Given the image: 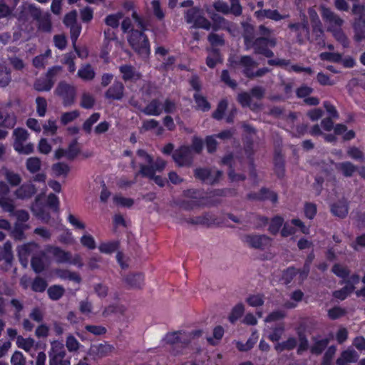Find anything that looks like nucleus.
I'll list each match as a JSON object with an SVG mask.
<instances>
[{"instance_id":"nucleus-50","label":"nucleus","mask_w":365,"mask_h":365,"mask_svg":"<svg viewBox=\"0 0 365 365\" xmlns=\"http://www.w3.org/2000/svg\"><path fill=\"white\" fill-rule=\"evenodd\" d=\"M193 97L198 110L205 112L210 109V104L208 103L205 97L202 96L198 93H195Z\"/></svg>"},{"instance_id":"nucleus-53","label":"nucleus","mask_w":365,"mask_h":365,"mask_svg":"<svg viewBox=\"0 0 365 365\" xmlns=\"http://www.w3.org/2000/svg\"><path fill=\"white\" fill-rule=\"evenodd\" d=\"M354 285H346L339 290L333 292V297L340 300L345 299L354 289Z\"/></svg>"},{"instance_id":"nucleus-44","label":"nucleus","mask_w":365,"mask_h":365,"mask_svg":"<svg viewBox=\"0 0 365 365\" xmlns=\"http://www.w3.org/2000/svg\"><path fill=\"white\" fill-rule=\"evenodd\" d=\"M297 344V339L294 337L289 338L287 341L282 343H277L274 348L276 351L282 352L284 350H292L296 347Z\"/></svg>"},{"instance_id":"nucleus-47","label":"nucleus","mask_w":365,"mask_h":365,"mask_svg":"<svg viewBox=\"0 0 365 365\" xmlns=\"http://www.w3.org/2000/svg\"><path fill=\"white\" fill-rule=\"evenodd\" d=\"M257 336L256 335L255 332H254L252 336L247 339V342L245 344H243L242 342L238 341L236 344L237 348L240 351H247L250 350L255 344L257 342Z\"/></svg>"},{"instance_id":"nucleus-5","label":"nucleus","mask_w":365,"mask_h":365,"mask_svg":"<svg viewBox=\"0 0 365 365\" xmlns=\"http://www.w3.org/2000/svg\"><path fill=\"white\" fill-rule=\"evenodd\" d=\"M288 28L295 34L297 42L302 45L311 41L310 29L307 16L304 14L302 22L289 23Z\"/></svg>"},{"instance_id":"nucleus-7","label":"nucleus","mask_w":365,"mask_h":365,"mask_svg":"<svg viewBox=\"0 0 365 365\" xmlns=\"http://www.w3.org/2000/svg\"><path fill=\"white\" fill-rule=\"evenodd\" d=\"M321 15L327 25V31L342 27L344 24V20L328 7L321 6Z\"/></svg>"},{"instance_id":"nucleus-45","label":"nucleus","mask_w":365,"mask_h":365,"mask_svg":"<svg viewBox=\"0 0 365 365\" xmlns=\"http://www.w3.org/2000/svg\"><path fill=\"white\" fill-rule=\"evenodd\" d=\"M329 32H331L334 37V38L340 43L344 47H348L349 41L348 40L347 36L343 31L341 27L339 29H335L331 31H329Z\"/></svg>"},{"instance_id":"nucleus-61","label":"nucleus","mask_w":365,"mask_h":365,"mask_svg":"<svg viewBox=\"0 0 365 365\" xmlns=\"http://www.w3.org/2000/svg\"><path fill=\"white\" fill-rule=\"evenodd\" d=\"M245 312L244 305L241 303L237 304L235 306L232 310L230 315L229 316V320L230 322H235L239 318L242 317Z\"/></svg>"},{"instance_id":"nucleus-31","label":"nucleus","mask_w":365,"mask_h":365,"mask_svg":"<svg viewBox=\"0 0 365 365\" xmlns=\"http://www.w3.org/2000/svg\"><path fill=\"white\" fill-rule=\"evenodd\" d=\"M209 55L206 58V64L210 68H213L218 63H222V58L220 51L216 48H207Z\"/></svg>"},{"instance_id":"nucleus-4","label":"nucleus","mask_w":365,"mask_h":365,"mask_svg":"<svg viewBox=\"0 0 365 365\" xmlns=\"http://www.w3.org/2000/svg\"><path fill=\"white\" fill-rule=\"evenodd\" d=\"M184 19L187 24H192L193 28H200L207 31L211 29V22L201 14L200 10L197 7H192L186 10Z\"/></svg>"},{"instance_id":"nucleus-32","label":"nucleus","mask_w":365,"mask_h":365,"mask_svg":"<svg viewBox=\"0 0 365 365\" xmlns=\"http://www.w3.org/2000/svg\"><path fill=\"white\" fill-rule=\"evenodd\" d=\"M55 80L48 79L46 78H40L35 81L34 88L39 92L49 91L53 86Z\"/></svg>"},{"instance_id":"nucleus-42","label":"nucleus","mask_w":365,"mask_h":365,"mask_svg":"<svg viewBox=\"0 0 365 365\" xmlns=\"http://www.w3.org/2000/svg\"><path fill=\"white\" fill-rule=\"evenodd\" d=\"M47 293L51 299L57 301L63 296L65 289L61 285H53L48 289Z\"/></svg>"},{"instance_id":"nucleus-26","label":"nucleus","mask_w":365,"mask_h":365,"mask_svg":"<svg viewBox=\"0 0 365 365\" xmlns=\"http://www.w3.org/2000/svg\"><path fill=\"white\" fill-rule=\"evenodd\" d=\"M124 282L130 288L140 289L144 284V277L141 274H130L124 278Z\"/></svg>"},{"instance_id":"nucleus-14","label":"nucleus","mask_w":365,"mask_h":365,"mask_svg":"<svg viewBox=\"0 0 365 365\" xmlns=\"http://www.w3.org/2000/svg\"><path fill=\"white\" fill-rule=\"evenodd\" d=\"M10 188L6 182L0 181V207L5 212H13L14 202L9 197Z\"/></svg>"},{"instance_id":"nucleus-37","label":"nucleus","mask_w":365,"mask_h":365,"mask_svg":"<svg viewBox=\"0 0 365 365\" xmlns=\"http://www.w3.org/2000/svg\"><path fill=\"white\" fill-rule=\"evenodd\" d=\"M353 29L354 32V39L356 42H361L365 40V25L361 21H354L353 23Z\"/></svg>"},{"instance_id":"nucleus-63","label":"nucleus","mask_w":365,"mask_h":365,"mask_svg":"<svg viewBox=\"0 0 365 365\" xmlns=\"http://www.w3.org/2000/svg\"><path fill=\"white\" fill-rule=\"evenodd\" d=\"M312 31L314 41H317L318 43L323 41L324 30L322 23L312 25Z\"/></svg>"},{"instance_id":"nucleus-38","label":"nucleus","mask_w":365,"mask_h":365,"mask_svg":"<svg viewBox=\"0 0 365 365\" xmlns=\"http://www.w3.org/2000/svg\"><path fill=\"white\" fill-rule=\"evenodd\" d=\"M51 56V51L47 49L44 53L36 56L33 59V65L36 68H44L48 63V59Z\"/></svg>"},{"instance_id":"nucleus-9","label":"nucleus","mask_w":365,"mask_h":365,"mask_svg":"<svg viewBox=\"0 0 365 365\" xmlns=\"http://www.w3.org/2000/svg\"><path fill=\"white\" fill-rule=\"evenodd\" d=\"M222 173L220 170H212L208 168H196L194 170V176L201 181L214 185L219 182Z\"/></svg>"},{"instance_id":"nucleus-21","label":"nucleus","mask_w":365,"mask_h":365,"mask_svg":"<svg viewBox=\"0 0 365 365\" xmlns=\"http://www.w3.org/2000/svg\"><path fill=\"white\" fill-rule=\"evenodd\" d=\"M216 218L214 215L210 212H204L200 216L190 217L187 221L191 225H201L210 227L215 223Z\"/></svg>"},{"instance_id":"nucleus-10","label":"nucleus","mask_w":365,"mask_h":365,"mask_svg":"<svg viewBox=\"0 0 365 365\" xmlns=\"http://www.w3.org/2000/svg\"><path fill=\"white\" fill-rule=\"evenodd\" d=\"M115 351V347L108 344L103 342L100 344H92L88 351V355L93 360H98L103 357H106Z\"/></svg>"},{"instance_id":"nucleus-39","label":"nucleus","mask_w":365,"mask_h":365,"mask_svg":"<svg viewBox=\"0 0 365 365\" xmlns=\"http://www.w3.org/2000/svg\"><path fill=\"white\" fill-rule=\"evenodd\" d=\"M56 274L61 279H68L77 283L81 282V277L77 272H71L68 269H56Z\"/></svg>"},{"instance_id":"nucleus-17","label":"nucleus","mask_w":365,"mask_h":365,"mask_svg":"<svg viewBox=\"0 0 365 365\" xmlns=\"http://www.w3.org/2000/svg\"><path fill=\"white\" fill-rule=\"evenodd\" d=\"M125 87L122 82L115 81L105 93V97L109 100H121L124 96Z\"/></svg>"},{"instance_id":"nucleus-23","label":"nucleus","mask_w":365,"mask_h":365,"mask_svg":"<svg viewBox=\"0 0 365 365\" xmlns=\"http://www.w3.org/2000/svg\"><path fill=\"white\" fill-rule=\"evenodd\" d=\"M119 70L122 73V78L125 81H136L141 78V74L130 65H122L119 67Z\"/></svg>"},{"instance_id":"nucleus-51","label":"nucleus","mask_w":365,"mask_h":365,"mask_svg":"<svg viewBox=\"0 0 365 365\" xmlns=\"http://www.w3.org/2000/svg\"><path fill=\"white\" fill-rule=\"evenodd\" d=\"M180 208L186 210V211H190L195 208L200 207L201 204L199 200H184L178 203Z\"/></svg>"},{"instance_id":"nucleus-22","label":"nucleus","mask_w":365,"mask_h":365,"mask_svg":"<svg viewBox=\"0 0 365 365\" xmlns=\"http://www.w3.org/2000/svg\"><path fill=\"white\" fill-rule=\"evenodd\" d=\"M255 15L259 20H262L266 18L276 21L289 16V14L281 15L277 10L271 9H259L255 11Z\"/></svg>"},{"instance_id":"nucleus-64","label":"nucleus","mask_w":365,"mask_h":365,"mask_svg":"<svg viewBox=\"0 0 365 365\" xmlns=\"http://www.w3.org/2000/svg\"><path fill=\"white\" fill-rule=\"evenodd\" d=\"M284 220L282 217L279 216H276L274 218L272 219L269 227V231L272 235H276L280 227H282L283 224Z\"/></svg>"},{"instance_id":"nucleus-30","label":"nucleus","mask_w":365,"mask_h":365,"mask_svg":"<svg viewBox=\"0 0 365 365\" xmlns=\"http://www.w3.org/2000/svg\"><path fill=\"white\" fill-rule=\"evenodd\" d=\"M142 112L148 115H159L162 113L161 103L158 99H153Z\"/></svg>"},{"instance_id":"nucleus-12","label":"nucleus","mask_w":365,"mask_h":365,"mask_svg":"<svg viewBox=\"0 0 365 365\" xmlns=\"http://www.w3.org/2000/svg\"><path fill=\"white\" fill-rule=\"evenodd\" d=\"M173 158L180 167L190 166L193 160L192 149L187 146H182L175 150Z\"/></svg>"},{"instance_id":"nucleus-46","label":"nucleus","mask_w":365,"mask_h":365,"mask_svg":"<svg viewBox=\"0 0 365 365\" xmlns=\"http://www.w3.org/2000/svg\"><path fill=\"white\" fill-rule=\"evenodd\" d=\"M66 150V158L73 160L80 153V147L76 139L73 140L68 145Z\"/></svg>"},{"instance_id":"nucleus-49","label":"nucleus","mask_w":365,"mask_h":365,"mask_svg":"<svg viewBox=\"0 0 365 365\" xmlns=\"http://www.w3.org/2000/svg\"><path fill=\"white\" fill-rule=\"evenodd\" d=\"M48 286V283L43 278L36 277L31 283V289L35 292H43Z\"/></svg>"},{"instance_id":"nucleus-59","label":"nucleus","mask_w":365,"mask_h":365,"mask_svg":"<svg viewBox=\"0 0 365 365\" xmlns=\"http://www.w3.org/2000/svg\"><path fill=\"white\" fill-rule=\"evenodd\" d=\"M123 17V14L121 12H118L115 14H110L105 19V23L112 29H117L119 26V21Z\"/></svg>"},{"instance_id":"nucleus-27","label":"nucleus","mask_w":365,"mask_h":365,"mask_svg":"<svg viewBox=\"0 0 365 365\" xmlns=\"http://www.w3.org/2000/svg\"><path fill=\"white\" fill-rule=\"evenodd\" d=\"M349 211L348 204L345 200H340L331 205V213L339 218H344Z\"/></svg>"},{"instance_id":"nucleus-13","label":"nucleus","mask_w":365,"mask_h":365,"mask_svg":"<svg viewBox=\"0 0 365 365\" xmlns=\"http://www.w3.org/2000/svg\"><path fill=\"white\" fill-rule=\"evenodd\" d=\"M235 66H240L242 68V73L248 78L252 79L255 69L257 67L258 63L250 56H242L237 61H232Z\"/></svg>"},{"instance_id":"nucleus-34","label":"nucleus","mask_w":365,"mask_h":365,"mask_svg":"<svg viewBox=\"0 0 365 365\" xmlns=\"http://www.w3.org/2000/svg\"><path fill=\"white\" fill-rule=\"evenodd\" d=\"M336 168L347 178L351 177L357 170L356 166L349 161L337 163Z\"/></svg>"},{"instance_id":"nucleus-1","label":"nucleus","mask_w":365,"mask_h":365,"mask_svg":"<svg viewBox=\"0 0 365 365\" xmlns=\"http://www.w3.org/2000/svg\"><path fill=\"white\" fill-rule=\"evenodd\" d=\"M14 138V148L19 154L29 155L34 151V145L28 143L29 137L28 131L22 128H17L13 131Z\"/></svg>"},{"instance_id":"nucleus-11","label":"nucleus","mask_w":365,"mask_h":365,"mask_svg":"<svg viewBox=\"0 0 365 365\" xmlns=\"http://www.w3.org/2000/svg\"><path fill=\"white\" fill-rule=\"evenodd\" d=\"M40 246L35 242H29L17 247L18 257L21 265L26 267L29 255L32 257L41 250Z\"/></svg>"},{"instance_id":"nucleus-16","label":"nucleus","mask_w":365,"mask_h":365,"mask_svg":"<svg viewBox=\"0 0 365 365\" xmlns=\"http://www.w3.org/2000/svg\"><path fill=\"white\" fill-rule=\"evenodd\" d=\"M244 242L252 248L263 250L270 245L271 239L265 235H247Z\"/></svg>"},{"instance_id":"nucleus-54","label":"nucleus","mask_w":365,"mask_h":365,"mask_svg":"<svg viewBox=\"0 0 365 365\" xmlns=\"http://www.w3.org/2000/svg\"><path fill=\"white\" fill-rule=\"evenodd\" d=\"M4 176L5 179L11 186H18L22 180L19 174L9 170L5 171Z\"/></svg>"},{"instance_id":"nucleus-2","label":"nucleus","mask_w":365,"mask_h":365,"mask_svg":"<svg viewBox=\"0 0 365 365\" xmlns=\"http://www.w3.org/2000/svg\"><path fill=\"white\" fill-rule=\"evenodd\" d=\"M128 42L131 47L141 56L147 57L149 55V41L143 31L131 29Z\"/></svg>"},{"instance_id":"nucleus-40","label":"nucleus","mask_w":365,"mask_h":365,"mask_svg":"<svg viewBox=\"0 0 365 365\" xmlns=\"http://www.w3.org/2000/svg\"><path fill=\"white\" fill-rule=\"evenodd\" d=\"M274 171L279 178H282L284 175V159L283 156L279 153H276L274 159Z\"/></svg>"},{"instance_id":"nucleus-36","label":"nucleus","mask_w":365,"mask_h":365,"mask_svg":"<svg viewBox=\"0 0 365 365\" xmlns=\"http://www.w3.org/2000/svg\"><path fill=\"white\" fill-rule=\"evenodd\" d=\"M16 117L0 109V126L12 128L16 125Z\"/></svg>"},{"instance_id":"nucleus-55","label":"nucleus","mask_w":365,"mask_h":365,"mask_svg":"<svg viewBox=\"0 0 365 365\" xmlns=\"http://www.w3.org/2000/svg\"><path fill=\"white\" fill-rule=\"evenodd\" d=\"M37 22L38 29L44 32H50L51 31L52 26L50 15L48 14H44Z\"/></svg>"},{"instance_id":"nucleus-62","label":"nucleus","mask_w":365,"mask_h":365,"mask_svg":"<svg viewBox=\"0 0 365 365\" xmlns=\"http://www.w3.org/2000/svg\"><path fill=\"white\" fill-rule=\"evenodd\" d=\"M11 80L10 71L4 66H0V87H6Z\"/></svg>"},{"instance_id":"nucleus-35","label":"nucleus","mask_w":365,"mask_h":365,"mask_svg":"<svg viewBox=\"0 0 365 365\" xmlns=\"http://www.w3.org/2000/svg\"><path fill=\"white\" fill-rule=\"evenodd\" d=\"M78 76L84 81H91L96 76L93 68L90 64L82 65L78 71Z\"/></svg>"},{"instance_id":"nucleus-8","label":"nucleus","mask_w":365,"mask_h":365,"mask_svg":"<svg viewBox=\"0 0 365 365\" xmlns=\"http://www.w3.org/2000/svg\"><path fill=\"white\" fill-rule=\"evenodd\" d=\"M255 47L254 53L256 55H263L267 58L274 56V53L268 47H274L277 45L275 38L258 37L255 38Z\"/></svg>"},{"instance_id":"nucleus-60","label":"nucleus","mask_w":365,"mask_h":365,"mask_svg":"<svg viewBox=\"0 0 365 365\" xmlns=\"http://www.w3.org/2000/svg\"><path fill=\"white\" fill-rule=\"evenodd\" d=\"M236 195H237V192L235 189H231V188L216 189L210 193V197L235 196Z\"/></svg>"},{"instance_id":"nucleus-43","label":"nucleus","mask_w":365,"mask_h":365,"mask_svg":"<svg viewBox=\"0 0 365 365\" xmlns=\"http://www.w3.org/2000/svg\"><path fill=\"white\" fill-rule=\"evenodd\" d=\"M26 166L30 173H36L41 170V161L37 157H31L26 160Z\"/></svg>"},{"instance_id":"nucleus-18","label":"nucleus","mask_w":365,"mask_h":365,"mask_svg":"<svg viewBox=\"0 0 365 365\" xmlns=\"http://www.w3.org/2000/svg\"><path fill=\"white\" fill-rule=\"evenodd\" d=\"M31 265L33 270L38 274L45 270L46 267V252L41 250L38 253L31 258Z\"/></svg>"},{"instance_id":"nucleus-58","label":"nucleus","mask_w":365,"mask_h":365,"mask_svg":"<svg viewBox=\"0 0 365 365\" xmlns=\"http://www.w3.org/2000/svg\"><path fill=\"white\" fill-rule=\"evenodd\" d=\"M16 339V344L18 347L23 349L26 351H29L34 345V340L31 338L24 339L21 336H18Z\"/></svg>"},{"instance_id":"nucleus-24","label":"nucleus","mask_w":365,"mask_h":365,"mask_svg":"<svg viewBox=\"0 0 365 365\" xmlns=\"http://www.w3.org/2000/svg\"><path fill=\"white\" fill-rule=\"evenodd\" d=\"M26 12L33 19L38 21L42 16L44 14L42 13L41 10L36 7L34 4H29L26 8H25L24 11H22L18 16V19L20 21L24 22L27 20L26 16L24 14V12Z\"/></svg>"},{"instance_id":"nucleus-25","label":"nucleus","mask_w":365,"mask_h":365,"mask_svg":"<svg viewBox=\"0 0 365 365\" xmlns=\"http://www.w3.org/2000/svg\"><path fill=\"white\" fill-rule=\"evenodd\" d=\"M19 0H2L0 1V18L9 17L12 14Z\"/></svg>"},{"instance_id":"nucleus-56","label":"nucleus","mask_w":365,"mask_h":365,"mask_svg":"<svg viewBox=\"0 0 365 365\" xmlns=\"http://www.w3.org/2000/svg\"><path fill=\"white\" fill-rule=\"evenodd\" d=\"M93 289L94 293L100 298V299H104L106 298L109 292L108 287L102 282L96 283L93 285Z\"/></svg>"},{"instance_id":"nucleus-20","label":"nucleus","mask_w":365,"mask_h":365,"mask_svg":"<svg viewBox=\"0 0 365 365\" xmlns=\"http://www.w3.org/2000/svg\"><path fill=\"white\" fill-rule=\"evenodd\" d=\"M58 264L68 263L71 259V253L66 252L58 247L49 246L46 249Z\"/></svg>"},{"instance_id":"nucleus-6","label":"nucleus","mask_w":365,"mask_h":365,"mask_svg":"<svg viewBox=\"0 0 365 365\" xmlns=\"http://www.w3.org/2000/svg\"><path fill=\"white\" fill-rule=\"evenodd\" d=\"M54 92L62 99L63 104L65 106H70L74 103L76 96V88L73 85L63 81H60Z\"/></svg>"},{"instance_id":"nucleus-15","label":"nucleus","mask_w":365,"mask_h":365,"mask_svg":"<svg viewBox=\"0 0 365 365\" xmlns=\"http://www.w3.org/2000/svg\"><path fill=\"white\" fill-rule=\"evenodd\" d=\"M206 12L208 14L210 19L212 21V24H211V29L213 31H217L221 29L228 31H231L232 23H230L223 16L219 15L209 8L206 9Z\"/></svg>"},{"instance_id":"nucleus-28","label":"nucleus","mask_w":365,"mask_h":365,"mask_svg":"<svg viewBox=\"0 0 365 365\" xmlns=\"http://www.w3.org/2000/svg\"><path fill=\"white\" fill-rule=\"evenodd\" d=\"M358 354L356 351L347 349L341 354L340 357L336 360L337 365H346L348 363H353L357 361Z\"/></svg>"},{"instance_id":"nucleus-52","label":"nucleus","mask_w":365,"mask_h":365,"mask_svg":"<svg viewBox=\"0 0 365 365\" xmlns=\"http://www.w3.org/2000/svg\"><path fill=\"white\" fill-rule=\"evenodd\" d=\"M155 174V172L154 170V167L152 166V164H148L147 165L140 164V170L135 173V178H136L138 175H141L143 177H146L149 179H151Z\"/></svg>"},{"instance_id":"nucleus-57","label":"nucleus","mask_w":365,"mask_h":365,"mask_svg":"<svg viewBox=\"0 0 365 365\" xmlns=\"http://www.w3.org/2000/svg\"><path fill=\"white\" fill-rule=\"evenodd\" d=\"M118 247L119 242L118 241H113L101 244L98 249L102 253L111 254L116 251Z\"/></svg>"},{"instance_id":"nucleus-29","label":"nucleus","mask_w":365,"mask_h":365,"mask_svg":"<svg viewBox=\"0 0 365 365\" xmlns=\"http://www.w3.org/2000/svg\"><path fill=\"white\" fill-rule=\"evenodd\" d=\"M313 344L310 346V351L313 354H321L329 343L328 338L319 339L317 337H312Z\"/></svg>"},{"instance_id":"nucleus-3","label":"nucleus","mask_w":365,"mask_h":365,"mask_svg":"<svg viewBox=\"0 0 365 365\" xmlns=\"http://www.w3.org/2000/svg\"><path fill=\"white\" fill-rule=\"evenodd\" d=\"M49 365H71L70 358L67 357L64 345L58 341L51 342L48 351Z\"/></svg>"},{"instance_id":"nucleus-33","label":"nucleus","mask_w":365,"mask_h":365,"mask_svg":"<svg viewBox=\"0 0 365 365\" xmlns=\"http://www.w3.org/2000/svg\"><path fill=\"white\" fill-rule=\"evenodd\" d=\"M30 228L29 225L16 222L11 231V236L16 240H23L26 238L24 232Z\"/></svg>"},{"instance_id":"nucleus-48","label":"nucleus","mask_w":365,"mask_h":365,"mask_svg":"<svg viewBox=\"0 0 365 365\" xmlns=\"http://www.w3.org/2000/svg\"><path fill=\"white\" fill-rule=\"evenodd\" d=\"M207 41L212 46V48L222 46L225 41L222 35H219L215 32H211L207 36Z\"/></svg>"},{"instance_id":"nucleus-41","label":"nucleus","mask_w":365,"mask_h":365,"mask_svg":"<svg viewBox=\"0 0 365 365\" xmlns=\"http://www.w3.org/2000/svg\"><path fill=\"white\" fill-rule=\"evenodd\" d=\"M126 312V307L123 304H111L106 307L102 312V315L104 317H107L112 314L119 313L120 314H124Z\"/></svg>"},{"instance_id":"nucleus-19","label":"nucleus","mask_w":365,"mask_h":365,"mask_svg":"<svg viewBox=\"0 0 365 365\" xmlns=\"http://www.w3.org/2000/svg\"><path fill=\"white\" fill-rule=\"evenodd\" d=\"M36 192V188L31 183H24L14 191V195L17 199L26 200L31 198Z\"/></svg>"}]
</instances>
